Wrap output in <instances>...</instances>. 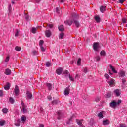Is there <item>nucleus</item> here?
I'll return each instance as SVG.
<instances>
[{
  "instance_id": "obj_26",
  "label": "nucleus",
  "mask_w": 127,
  "mask_h": 127,
  "mask_svg": "<svg viewBox=\"0 0 127 127\" xmlns=\"http://www.w3.org/2000/svg\"><path fill=\"white\" fill-rule=\"evenodd\" d=\"M9 102L11 103V104H14V102H15V101H14L13 98L10 97L9 99Z\"/></svg>"
},
{
  "instance_id": "obj_62",
  "label": "nucleus",
  "mask_w": 127,
  "mask_h": 127,
  "mask_svg": "<svg viewBox=\"0 0 127 127\" xmlns=\"http://www.w3.org/2000/svg\"><path fill=\"white\" fill-rule=\"evenodd\" d=\"M65 0H61V2H64Z\"/></svg>"
},
{
  "instance_id": "obj_48",
  "label": "nucleus",
  "mask_w": 127,
  "mask_h": 127,
  "mask_svg": "<svg viewBox=\"0 0 127 127\" xmlns=\"http://www.w3.org/2000/svg\"><path fill=\"white\" fill-rule=\"evenodd\" d=\"M95 101L96 102H97V103H98V102H100V97H97L95 99Z\"/></svg>"
},
{
  "instance_id": "obj_17",
  "label": "nucleus",
  "mask_w": 127,
  "mask_h": 127,
  "mask_svg": "<svg viewBox=\"0 0 127 127\" xmlns=\"http://www.w3.org/2000/svg\"><path fill=\"white\" fill-rule=\"evenodd\" d=\"M94 18L97 22H100V21H101V18L99 15L95 16Z\"/></svg>"
},
{
  "instance_id": "obj_30",
  "label": "nucleus",
  "mask_w": 127,
  "mask_h": 127,
  "mask_svg": "<svg viewBox=\"0 0 127 127\" xmlns=\"http://www.w3.org/2000/svg\"><path fill=\"white\" fill-rule=\"evenodd\" d=\"M77 123L79 125V127L82 126L83 124H82V120H76Z\"/></svg>"
},
{
  "instance_id": "obj_52",
  "label": "nucleus",
  "mask_w": 127,
  "mask_h": 127,
  "mask_svg": "<svg viewBox=\"0 0 127 127\" xmlns=\"http://www.w3.org/2000/svg\"><path fill=\"white\" fill-rule=\"evenodd\" d=\"M3 95V93L2 92V91L0 90V97H2Z\"/></svg>"
},
{
  "instance_id": "obj_23",
  "label": "nucleus",
  "mask_w": 127,
  "mask_h": 127,
  "mask_svg": "<svg viewBox=\"0 0 127 127\" xmlns=\"http://www.w3.org/2000/svg\"><path fill=\"white\" fill-rule=\"evenodd\" d=\"M65 29V28H64V26L63 25H61L59 27V30L60 31H64V30Z\"/></svg>"
},
{
  "instance_id": "obj_60",
  "label": "nucleus",
  "mask_w": 127,
  "mask_h": 127,
  "mask_svg": "<svg viewBox=\"0 0 127 127\" xmlns=\"http://www.w3.org/2000/svg\"><path fill=\"white\" fill-rule=\"evenodd\" d=\"M56 12H58V13H59V11L58 10V8H56Z\"/></svg>"
},
{
  "instance_id": "obj_51",
  "label": "nucleus",
  "mask_w": 127,
  "mask_h": 127,
  "mask_svg": "<svg viewBox=\"0 0 127 127\" xmlns=\"http://www.w3.org/2000/svg\"><path fill=\"white\" fill-rule=\"evenodd\" d=\"M83 72L84 73H87V72H88V69L87 68H84Z\"/></svg>"
},
{
  "instance_id": "obj_38",
  "label": "nucleus",
  "mask_w": 127,
  "mask_h": 127,
  "mask_svg": "<svg viewBox=\"0 0 127 127\" xmlns=\"http://www.w3.org/2000/svg\"><path fill=\"white\" fill-rule=\"evenodd\" d=\"M43 43H44V41H43V40H40L39 43V45L40 46H42Z\"/></svg>"
},
{
  "instance_id": "obj_21",
  "label": "nucleus",
  "mask_w": 127,
  "mask_h": 127,
  "mask_svg": "<svg viewBox=\"0 0 127 127\" xmlns=\"http://www.w3.org/2000/svg\"><path fill=\"white\" fill-rule=\"evenodd\" d=\"M4 88L6 90H9L10 88V84H9V83H7L6 86L4 87Z\"/></svg>"
},
{
  "instance_id": "obj_14",
  "label": "nucleus",
  "mask_w": 127,
  "mask_h": 127,
  "mask_svg": "<svg viewBox=\"0 0 127 127\" xmlns=\"http://www.w3.org/2000/svg\"><path fill=\"white\" fill-rule=\"evenodd\" d=\"M63 115V113H62V111H59L58 112V120H60V119H61V117H62Z\"/></svg>"
},
{
  "instance_id": "obj_33",
  "label": "nucleus",
  "mask_w": 127,
  "mask_h": 127,
  "mask_svg": "<svg viewBox=\"0 0 127 127\" xmlns=\"http://www.w3.org/2000/svg\"><path fill=\"white\" fill-rule=\"evenodd\" d=\"M64 37V33H61L59 37V39H62Z\"/></svg>"
},
{
  "instance_id": "obj_20",
  "label": "nucleus",
  "mask_w": 127,
  "mask_h": 127,
  "mask_svg": "<svg viewBox=\"0 0 127 127\" xmlns=\"http://www.w3.org/2000/svg\"><path fill=\"white\" fill-rule=\"evenodd\" d=\"M110 107H111V108H115V106H117V103L115 101H112L110 104Z\"/></svg>"
},
{
  "instance_id": "obj_3",
  "label": "nucleus",
  "mask_w": 127,
  "mask_h": 127,
  "mask_svg": "<svg viewBox=\"0 0 127 127\" xmlns=\"http://www.w3.org/2000/svg\"><path fill=\"white\" fill-rule=\"evenodd\" d=\"M108 83L110 87H114L115 86V80L114 79H111Z\"/></svg>"
},
{
  "instance_id": "obj_4",
  "label": "nucleus",
  "mask_w": 127,
  "mask_h": 127,
  "mask_svg": "<svg viewBox=\"0 0 127 127\" xmlns=\"http://www.w3.org/2000/svg\"><path fill=\"white\" fill-rule=\"evenodd\" d=\"M118 74H119V77H120V78H124V77L126 75V72H125V71L123 70H120Z\"/></svg>"
},
{
  "instance_id": "obj_59",
  "label": "nucleus",
  "mask_w": 127,
  "mask_h": 127,
  "mask_svg": "<svg viewBox=\"0 0 127 127\" xmlns=\"http://www.w3.org/2000/svg\"><path fill=\"white\" fill-rule=\"evenodd\" d=\"M39 127H44V125H43V124H40Z\"/></svg>"
},
{
  "instance_id": "obj_50",
  "label": "nucleus",
  "mask_w": 127,
  "mask_h": 127,
  "mask_svg": "<svg viewBox=\"0 0 127 127\" xmlns=\"http://www.w3.org/2000/svg\"><path fill=\"white\" fill-rule=\"evenodd\" d=\"M120 127H127L126 124H120Z\"/></svg>"
},
{
  "instance_id": "obj_18",
  "label": "nucleus",
  "mask_w": 127,
  "mask_h": 127,
  "mask_svg": "<svg viewBox=\"0 0 127 127\" xmlns=\"http://www.w3.org/2000/svg\"><path fill=\"white\" fill-rule=\"evenodd\" d=\"M21 121L23 124H24V123H25V121H26V116L23 115L21 116Z\"/></svg>"
},
{
  "instance_id": "obj_34",
  "label": "nucleus",
  "mask_w": 127,
  "mask_h": 127,
  "mask_svg": "<svg viewBox=\"0 0 127 127\" xmlns=\"http://www.w3.org/2000/svg\"><path fill=\"white\" fill-rule=\"evenodd\" d=\"M74 23L75 24L76 27H79V26H80V24L79 23V22L77 21H74Z\"/></svg>"
},
{
  "instance_id": "obj_19",
  "label": "nucleus",
  "mask_w": 127,
  "mask_h": 127,
  "mask_svg": "<svg viewBox=\"0 0 127 127\" xmlns=\"http://www.w3.org/2000/svg\"><path fill=\"white\" fill-rule=\"evenodd\" d=\"M46 86L49 91H51V90H52V84L50 83H47Z\"/></svg>"
},
{
  "instance_id": "obj_45",
  "label": "nucleus",
  "mask_w": 127,
  "mask_h": 127,
  "mask_svg": "<svg viewBox=\"0 0 127 127\" xmlns=\"http://www.w3.org/2000/svg\"><path fill=\"white\" fill-rule=\"evenodd\" d=\"M40 48L41 51H45V49H44V47H43V46H40Z\"/></svg>"
},
{
  "instance_id": "obj_36",
  "label": "nucleus",
  "mask_w": 127,
  "mask_h": 127,
  "mask_svg": "<svg viewBox=\"0 0 127 127\" xmlns=\"http://www.w3.org/2000/svg\"><path fill=\"white\" fill-rule=\"evenodd\" d=\"M15 50L16 51H20V50H21V47H19V46H16L15 48Z\"/></svg>"
},
{
  "instance_id": "obj_13",
  "label": "nucleus",
  "mask_w": 127,
  "mask_h": 127,
  "mask_svg": "<svg viewBox=\"0 0 127 127\" xmlns=\"http://www.w3.org/2000/svg\"><path fill=\"white\" fill-rule=\"evenodd\" d=\"M64 23L66 24V25H72V24H73V21H72V20H67L64 22Z\"/></svg>"
},
{
  "instance_id": "obj_2",
  "label": "nucleus",
  "mask_w": 127,
  "mask_h": 127,
  "mask_svg": "<svg viewBox=\"0 0 127 127\" xmlns=\"http://www.w3.org/2000/svg\"><path fill=\"white\" fill-rule=\"evenodd\" d=\"M22 109L21 111L23 112L24 114H26L27 113V107L24 105V103L23 102L21 103Z\"/></svg>"
},
{
  "instance_id": "obj_7",
  "label": "nucleus",
  "mask_w": 127,
  "mask_h": 127,
  "mask_svg": "<svg viewBox=\"0 0 127 127\" xmlns=\"http://www.w3.org/2000/svg\"><path fill=\"white\" fill-rule=\"evenodd\" d=\"M40 27V26H38L37 28H35L34 27H32L31 29V32L35 34L36 33V31H37V29H38V28Z\"/></svg>"
},
{
  "instance_id": "obj_1",
  "label": "nucleus",
  "mask_w": 127,
  "mask_h": 127,
  "mask_svg": "<svg viewBox=\"0 0 127 127\" xmlns=\"http://www.w3.org/2000/svg\"><path fill=\"white\" fill-rule=\"evenodd\" d=\"M93 49L95 51H99L100 49V44L98 42H95L93 44Z\"/></svg>"
},
{
  "instance_id": "obj_6",
  "label": "nucleus",
  "mask_w": 127,
  "mask_h": 127,
  "mask_svg": "<svg viewBox=\"0 0 127 127\" xmlns=\"http://www.w3.org/2000/svg\"><path fill=\"white\" fill-rule=\"evenodd\" d=\"M114 93L115 95H116V96H117V97H119V96L121 95V93H122V92H121V90L119 89H116L114 90Z\"/></svg>"
},
{
  "instance_id": "obj_41",
  "label": "nucleus",
  "mask_w": 127,
  "mask_h": 127,
  "mask_svg": "<svg viewBox=\"0 0 127 127\" xmlns=\"http://www.w3.org/2000/svg\"><path fill=\"white\" fill-rule=\"evenodd\" d=\"M9 58H10V57L9 56H7L6 57V59L5 60V62H8L9 61Z\"/></svg>"
},
{
  "instance_id": "obj_58",
  "label": "nucleus",
  "mask_w": 127,
  "mask_h": 127,
  "mask_svg": "<svg viewBox=\"0 0 127 127\" xmlns=\"http://www.w3.org/2000/svg\"><path fill=\"white\" fill-rule=\"evenodd\" d=\"M46 67H50V64H46Z\"/></svg>"
},
{
  "instance_id": "obj_56",
  "label": "nucleus",
  "mask_w": 127,
  "mask_h": 127,
  "mask_svg": "<svg viewBox=\"0 0 127 127\" xmlns=\"http://www.w3.org/2000/svg\"><path fill=\"white\" fill-rule=\"evenodd\" d=\"M122 83H123V84H124V85H125V84L126 83V80L125 79H122Z\"/></svg>"
},
{
  "instance_id": "obj_35",
  "label": "nucleus",
  "mask_w": 127,
  "mask_h": 127,
  "mask_svg": "<svg viewBox=\"0 0 127 127\" xmlns=\"http://www.w3.org/2000/svg\"><path fill=\"white\" fill-rule=\"evenodd\" d=\"M125 1H126V0H119L117 2L118 3H120V4H123Z\"/></svg>"
},
{
  "instance_id": "obj_10",
  "label": "nucleus",
  "mask_w": 127,
  "mask_h": 127,
  "mask_svg": "<svg viewBox=\"0 0 127 127\" xmlns=\"http://www.w3.org/2000/svg\"><path fill=\"white\" fill-rule=\"evenodd\" d=\"M45 35L46 37H49L50 36H51V31H50L49 30H46Z\"/></svg>"
},
{
  "instance_id": "obj_55",
  "label": "nucleus",
  "mask_w": 127,
  "mask_h": 127,
  "mask_svg": "<svg viewBox=\"0 0 127 127\" xmlns=\"http://www.w3.org/2000/svg\"><path fill=\"white\" fill-rule=\"evenodd\" d=\"M64 74H66V75H68L69 74V71H68V70H65L64 72Z\"/></svg>"
},
{
  "instance_id": "obj_22",
  "label": "nucleus",
  "mask_w": 127,
  "mask_h": 127,
  "mask_svg": "<svg viewBox=\"0 0 127 127\" xmlns=\"http://www.w3.org/2000/svg\"><path fill=\"white\" fill-rule=\"evenodd\" d=\"M103 124L104 126H107V125H109V124H110V121L109 120H105L103 121Z\"/></svg>"
},
{
  "instance_id": "obj_29",
  "label": "nucleus",
  "mask_w": 127,
  "mask_h": 127,
  "mask_svg": "<svg viewBox=\"0 0 127 127\" xmlns=\"http://www.w3.org/2000/svg\"><path fill=\"white\" fill-rule=\"evenodd\" d=\"M4 124H5V120L0 121V126H4Z\"/></svg>"
},
{
  "instance_id": "obj_27",
  "label": "nucleus",
  "mask_w": 127,
  "mask_h": 127,
  "mask_svg": "<svg viewBox=\"0 0 127 127\" xmlns=\"http://www.w3.org/2000/svg\"><path fill=\"white\" fill-rule=\"evenodd\" d=\"M111 96H112V93L109 91L106 94V98H107L108 99V98H110V97H111Z\"/></svg>"
},
{
  "instance_id": "obj_53",
  "label": "nucleus",
  "mask_w": 127,
  "mask_h": 127,
  "mask_svg": "<svg viewBox=\"0 0 127 127\" xmlns=\"http://www.w3.org/2000/svg\"><path fill=\"white\" fill-rule=\"evenodd\" d=\"M47 98H48V99L49 101H50V100H51V99H52V97H51V96L49 95V96L47 97Z\"/></svg>"
},
{
  "instance_id": "obj_25",
  "label": "nucleus",
  "mask_w": 127,
  "mask_h": 127,
  "mask_svg": "<svg viewBox=\"0 0 127 127\" xmlns=\"http://www.w3.org/2000/svg\"><path fill=\"white\" fill-rule=\"evenodd\" d=\"M110 69H111L112 71H113V73H118V71H117L115 69V68H114V67L113 66H112L111 65H110Z\"/></svg>"
},
{
  "instance_id": "obj_16",
  "label": "nucleus",
  "mask_w": 127,
  "mask_h": 127,
  "mask_svg": "<svg viewBox=\"0 0 127 127\" xmlns=\"http://www.w3.org/2000/svg\"><path fill=\"white\" fill-rule=\"evenodd\" d=\"M5 74L7 75H10V74H11V70H10L9 68L6 69L5 71Z\"/></svg>"
},
{
  "instance_id": "obj_64",
  "label": "nucleus",
  "mask_w": 127,
  "mask_h": 127,
  "mask_svg": "<svg viewBox=\"0 0 127 127\" xmlns=\"http://www.w3.org/2000/svg\"><path fill=\"white\" fill-rule=\"evenodd\" d=\"M12 4H14V3H15V2H14V1H12Z\"/></svg>"
},
{
  "instance_id": "obj_28",
  "label": "nucleus",
  "mask_w": 127,
  "mask_h": 127,
  "mask_svg": "<svg viewBox=\"0 0 127 127\" xmlns=\"http://www.w3.org/2000/svg\"><path fill=\"white\" fill-rule=\"evenodd\" d=\"M15 126L17 127H19L20 126V119L17 121V123L15 124Z\"/></svg>"
},
{
  "instance_id": "obj_57",
  "label": "nucleus",
  "mask_w": 127,
  "mask_h": 127,
  "mask_svg": "<svg viewBox=\"0 0 127 127\" xmlns=\"http://www.w3.org/2000/svg\"><path fill=\"white\" fill-rule=\"evenodd\" d=\"M9 11L11 10V5H9Z\"/></svg>"
},
{
  "instance_id": "obj_42",
  "label": "nucleus",
  "mask_w": 127,
  "mask_h": 127,
  "mask_svg": "<svg viewBox=\"0 0 127 127\" xmlns=\"http://www.w3.org/2000/svg\"><path fill=\"white\" fill-rule=\"evenodd\" d=\"M48 26L49 28H52L53 27V24L50 23L48 25Z\"/></svg>"
},
{
  "instance_id": "obj_40",
  "label": "nucleus",
  "mask_w": 127,
  "mask_h": 127,
  "mask_svg": "<svg viewBox=\"0 0 127 127\" xmlns=\"http://www.w3.org/2000/svg\"><path fill=\"white\" fill-rule=\"evenodd\" d=\"M122 23H127V19L125 18H123L122 19Z\"/></svg>"
},
{
  "instance_id": "obj_54",
  "label": "nucleus",
  "mask_w": 127,
  "mask_h": 127,
  "mask_svg": "<svg viewBox=\"0 0 127 127\" xmlns=\"http://www.w3.org/2000/svg\"><path fill=\"white\" fill-rule=\"evenodd\" d=\"M69 79L70 81H74V78H73V77L70 75H69Z\"/></svg>"
},
{
  "instance_id": "obj_43",
  "label": "nucleus",
  "mask_w": 127,
  "mask_h": 127,
  "mask_svg": "<svg viewBox=\"0 0 127 127\" xmlns=\"http://www.w3.org/2000/svg\"><path fill=\"white\" fill-rule=\"evenodd\" d=\"M96 60H97V61H100V60H101V57L100 56H97L96 58Z\"/></svg>"
},
{
  "instance_id": "obj_63",
  "label": "nucleus",
  "mask_w": 127,
  "mask_h": 127,
  "mask_svg": "<svg viewBox=\"0 0 127 127\" xmlns=\"http://www.w3.org/2000/svg\"><path fill=\"white\" fill-rule=\"evenodd\" d=\"M73 104V102H72V101H70V105H72Z\"/></svg>"
},
{
  "instance_id": "obj_9",
  "label": "nucleus",
  "mask_w": 127,
  "mask_h": 127,
  "mask_svg": "<svg viewBox=\"0 0 127 127\" xmlns=\"http://www.w3.org/2000/svg\"><path fill=\"white\" fill-rule=\"evenodd\" d=\"M69 93H70V88L69 87H67L64 90V94L65 96H68V95H69Z\"/></svg>"
},
{
  "instance_id": "obj_44",
  "label": "nucleus",
  "mask_w": 127,
  "mask_h": 127,
  "mask_svg": "<svg viewBox=\"0 0 127 127\" xmlns=\"http://www.w3.org/2000/svg\"><path fill=\"white\" fill-rule=\"evenodd\" d=\"M81 61H82V59H81V58H79L77 61V64H81Z\"/></svg>"
},
{
  "instance_id": "obj_12",
  "label": "nucleus",
  "mask_w": 127,
  "mask_h": 127,
  "mask_svg": "<svg viewBox=\"0 0 127 127\" xmlns=\"http://www.w3.org/2000/svg\"><path fill=\"white\" fill-rule=\"evenodd\" d=\"M26 95L27 99L31 100V99L32 98V94L30 93L29 91H27Z\"/></svg>"
},
{
  "instance_id": "obj_24",
  "label": "nucleus",
  "mask_w": 127,
  "mask_h": 127,
  "mask_svg": "<svg viewBox=\"0 0 127 127\" xmlns=\"http://www.w3.org/2000/svg\"><path fill=\"white\" fill-rule=\"evenodd\" d=\"M15 36L17 37V36H18L19 35V32H20V31L19 30H18V29H16L15 30Z\"/></svg>"
},
{
  "instance_id": "obj_61",
  "label": "nucleus",
  "mask_w": 127,
  "mask_h": 127,
  "mask_svg": "<svg viewBox=\"0 0 127 127\" xmlns=\"http://www.w3.org/2000/svg\"><path fill=\"white\" fill-rule=\"evenodd\" d=\"M36 2H39L41 0H35Z\"/></svg>"
},
{
  "instance_id": "obj_11",
  "label": "nucleus",
  "mask_w": 127,
  "mask_h": 127,
  "mask_svg": "<svg viewBox=\"0 0 127 127\" xmlns=\"http://www.w3.org/2000/svg\"><path fill=\"white\" fill-rule=\"evenodd\" d=\"M104 114H105L104 111H102L98 113V117L99 119H103L104 118Z\"/></svg>"
},
{
  "instance_id": "obj_37",
  "label": "nucleus",
  "mask_w": 127,
  "mask_h": 127,
  "mask_svg": "<svg viewBox=\"0 0 127 127\" xmlns=\"http://www.w3.org/2000/svg\"><path fill=\"white\" fill-rule=\"evenodd\" d=\"M2 112L4 114H6V113H7V112H8V110L7 108H4L2 110Z\"/></svg>"
},
{
  "instance_id": "obj_31",
  "label": "nucleus",
  "mask_w": 127,
  "mask_h": 127,
  "mask_svg": "<svg viewBox=\"0 0 127 127\" xmlns=\"http://www.w3.org/2000/svg\"><path fill=\"white\" fill-rule=\"evenodd\" d=\"M101 56H106V51L102 50L100 53Z\"/></svg>"
},
{
  "instance_id": "obj_39",
  "label": "nucleus",
  "mask_w": 127,
  "mask_h": 127,
  "mask_svg": "<svg viewBox=\"0 0 127 127\" xmlns=\"http://www.w3.org/2000/svg\"><path fill=\"white\" fill-rule=\"evenodd\" d=\"M52 104H53V105H56L57 104H58V100L53 101Z\"/></svg>"
},
{
  "instance_id": "obj_46",
  "label": "nucleus",
  "mask_w": 127,
  "mask_h": 127,
  "mask_svg": "<svg viewBox=\"0 0 127 127\" xmlns=\"http://www.w3.org/2000/svg\"><path fill=\"white\" fill-rule=\"evenodd\" d=\"M116 103V105H120V104L122 103V100H118V102Z\"/></svg>"
},
{
  "instance_id": "obj_32",
  "label": "nucleus",
  "mask_w": 127,
  "mask_h": 127,
  "mask_svg": "<svg viewBox=\"0 0 127 127\" xmlns=\"http://www.w3.org/2000/svg\"><path fill=\"white\" fill-rule=\"evenodd\" d=\"M89 125H90V126H93L94 125V119L91 118L90 119V121L89 122Z\"/></svg>"
},
{
  "instance_id": "obj_47",
  "label": "nucleus",
  "mask_w": 127,
  "mask_h": 127,
  "mask_svg": "<svg viewBox=\"0 0 127 127\" xmlns=\"http://www.w3.org/2000/svg\"><path fill=\"white\" fill-rule=\"evenodd\" d=\"M43 26L44 27H47V26H48V24H47V23H44L43 24Z\"/></svg>"
},
{
  "instance_id": "obj_5",
  "label": "nucleus",
  "mask_w": 127,
  "mask_h": 127,
  "mask_svg": "<svg viewBox=\"0 0 127 127\" xmlns=\"http://www.w3.org/2000/svg\"><path fill=\"white\" fill-rule=\"evenodd\" d=\"M63 71V69L61 67H59L56 70V72L58 75H61V74H62Z\"/></svg>"
},
{
  "instance_id": "obj_49",
  "label": "nucleus",
  "mask_w": 127,
  "mask_h": 127,
  "mask_svg": "<svg viewBox=\"0 0 127 127\" xmlns=\"http://www.w3.org/2000/svg\"><path fill=\"white\" fill-rule=\"evenodd\" d=\"M105 77L106 79H109V78H110V76H109L108 74H105Z\"/></svg>"
},
{
  "instance_id": "obj_15",
  "label": "nucleus",
  "mask_w": 127,
  "mask_h": 127,
  "mask_svg": "<svg viewBox=\"0 0 127 127\" xmlns=\"http://www.w3.org/2000/svg\"><path fill=\"white\" fill-rule=\"evenodd\" d=\"M107 9V7L106 6H101L100 7V11L101 12H105V11Z\"/></svg>"
},
{
  "instance_id": "obj_8",
  "label": "nucleus",
  "mask_w": 127,
  "mask_h": 127,
  "mask_svg": "<svg viewBox=\"0 0 127 127\" xmlns=\"http://www.w3.org/2000/svg\"><path fill=\"white\" fill-rule=\"evenodd\" d=\"M14 93L16 96H17L19 94V88L17 86H16L15 87Z\"/></svg>"
}]
</instances>
